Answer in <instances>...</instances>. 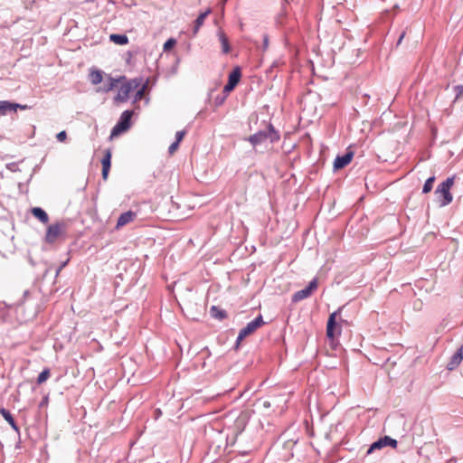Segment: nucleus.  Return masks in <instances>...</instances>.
<instances>
[{
	"label": "nucleus",
	"mask_w": 463,
	"mask_h": 463,
	"mask_svg": "<svg viewBox=\"0 0 463 463\" xmlns=\"http://www.w3.org/2000/svg\"><path fill=\"white\" fill-rule=\"evenodd\" d=\"M269 48V35H263L262 50L266 51Z\"/></svg>",
	"instance_id": "34"
},
{
	"label": "nucleus",
	"mask_w": 463,
	"mask_h": 463,
	"mask_svg": "<svg viewBox=\"0 0 463 463\" xmlns=\"http://www.w3.org/2000/svg\"><path fill=\"white\" fill-rule=\"evenodd\" d=\"M0 413L4 417V419L10 424L12 429L18 434V436H20V429L16 424L11 412L5 408H0Z\"/></svg>",
	"instance_id": "16"
},
{
	"label": "nucleus",
	"mask_w": 463,
	"mask_h": 463,
	"mask_svg": "<svg viewBox=\"0 0 463 463\" xmlns=\"http://www.w3.org/2000/svg\"><path fill=\"white\" fill-rule=\"evenodd\" d=\"M33 217L38 219L42 223H47L49 222V216L47 213L41 207H33L31 210Z\"/></svg>",
	"instance_id": "19"
},
{
	"label": "nucleus",
	"mask_w": 463,
	"mask_h": 463,
	"mask_svg": "<svg viewBox=\"0 0 463 463\" xmlns=\"http://www.w3.org/2000/svg\"><path fill=\"white\" fill-rule=\"evenodd\" d=\"M125 82L127 83V85H129V87H131L130 89L132 90H134L137 89L140 86V84L142 82V79H140V78H134V79H131V80H129L128 81H125Z\"/></svg>",
	"instance_id": "27"
},
{
	"label": "nucleus",
	"mask_w": 463,
	"mask_h": 463,
	"mask_svg": "<svg viewBox=\"0 0 463 463\" xmlns=\"http://www.w3.org/2000/svg\"><path fill=\"white\" fill-rule=\"evenodd\" d=\"M228 95H229V93H226V92H223V91H222V94L217 95L215 97V99H214V106L215 107L222 106L225 102Z\"/></svg>",
	"instance_id": "26"
},
{
	"label": "nucleus",
	"mask_w": 463,
	"mask_h": 463,
	"mask_svg": "<svg viewBox=\"0 0 463 463\" xmlns=\"http://www.w3.org/2000/svg\"><path fill=\"white\" fill-rule=\"evenodd\" d=\"M317 286L318 280L317 278H314L311 281H309L308 285L305 288L296 291L293 294L291 301L293 303H298L303 299L309 298L312 295V293L317 288Z\"/></svg>",
	"instance_id": "6"
},
{
	"label": "nucleus",
	"mask_w": 463,
	"mask_h": 463,
	"mask_svg": "<svg viewBox=\"0 0 463 463\" xmlns=\"http://www.w3.org/2000/svg\"><path fill=\"white\" fill-rule=\"evenodd\" d=\"M137 217V213L131 210L121 213L118 219L116 229H119L126 224L133 222Z\"/></svg>",
	"instance_id": "13"
},
{
	"label": "nucleus",
	"mask_w": 463,
	"mask_h": 463,
	"mask_svg": "<svg viewBox=\"0 0 463 463\" xmlns=\"http://www.w3.org/2000/svg\"><path fill=\"white\" fill-rule=\"evenodd\" d=\"M404 36H405V32H402V33H401V35H400V37H399L398 41H397V43H396V45H397V46L401 44V43H402V39L404 38Z\"/></svg>",
	"instance_id": "37"
},
{
	"label": "nucleus",
	"mask_w": 463,
	"mask_h": 463,
	"mask_svg": "<svg viewBox=\"0 0 463 463\" xmlns=\"http://www.w3.org/2000/svg\"><path fill=\"white\" fill-rule=\"evenodd\" d=\"M264 324L265 322L261 315H259L253 320L249 322L243 328L240 330L234 345V349L238 350L240 348L241 341L248 335H252L257 329L261 327Z\"/></svg>",
	"instance_id": "3"
},
{
	"label": "nucleus",
	"mask_w": 463,
	"mask_h": 463,
	"mask_svg": "<svg viewBox=\"0 0 463 463\" xmlns=\"http://www.w3.org/2000/svg\"><path fill=\"white\" fill-rule=\"evenodd\" d=\"M111 157H112L111 151L109 149H106L104 152V156L101 159V165H102L101 175H102V179L104 181H106L108 179V176L109 174V170L111 167Z\"/></svg>",
	"instance_id": "11"
},
{
	"label": "nucleus",
	"mask_w": 463,
	"mask_h": 463,
	"mask_svg": "<svg viewBox=\"0 0 463 463\" xmlns=\"http://www.w3.org/2000/svg\"><path fill=\"white\" fill-rule=\"evenodd\" d=\"M68 262H69V260H65V261H63V262H61V265H60V266L58 267V269H56V276H58V275H59V273L61 271V269H62L63 268H65V266L68 264Z\"/></svg>",
	"instance_id": "36"
},
{
	"label": "nucleus",
	"mask_w": 463,
	"mask_h": 463,
	"mask_svg": "<svg viewBox=\"0 0 463 463\" xmlns=\"http://www.w3.org/2000/svg\"><path fill=\"white\" fill-rule=\"evenodd\" d=\"M18 438L20 439V436H18ZM20 443H21V440L19 439V441L17 442V444L15 445L16 448H20Z\"/></svg>",
	"instance_id": "39"
},
{
	"label": "nucleus",
	"mask_w": 463,
	"mask_h": 463,
	"mask_svg": "<svg viewBox=\"0 0 463 463\" xmlns=\"http://www.w3.org/2000/svg\"><path fill=\"white\" fill-rule=\"evenodd\" d=\"M343 308L344 306L338 307L335 311L329 315L326 323V336L331 341H334L335 336L341 334V326L338 325L336 317L341 314Z\"/></svg>",
	"instance_id": "4"
},
{
	"label": "nucleus",
	"mask_w": 463,
	"mask_h": 463,
	"mask_svg": "<svg viewBox=\"0 0 463 463\" xmlns=\"http://www.w3.org/2000/svg\"><path fill=\"white\" fill-rule=\"evenodd\" d=\"M279 139L280 135L271 123H269L265 129L259 130L246 138L254 146L266 140H269L270 143H276Z\"/></svg>",
	"instance_id": "2"
},
{
	"label": "nucleus",
	"mask_w": 463,
	"mask_h": 463,
	"mask_svg": "<svg viewBox=\"0 0 463 463\" xmlns=\"http://www.w3.org/2000/svg\"><path fill=\"white\" fill-rule=\"evenodd\" d=\"M455 92V99L453 102H457L463 96V85H456L453 87Z\"/></svg>",
	"instance_id": "28"
},
{
	"label": "nucleus",
	"mask_w": 463,
	"mask_h": 463,
	"mask_svg": "<svg viewBox=\"0 0 463 463\" xmlns=\"http://www.w3.org/2000/svg\"><path fill=\"white\" fill-rule=\"evenodd\" d=\"M65 227L63 222H56L51 224L46 231L45 241L47 243H53L57 238L61 235L62 229Z\"/></svg>",
	"instance_id": "9"
},
{
	"label": "nucleus",
	"mask_w": 463,
	"mask_h": 463,
	"mask_svg": "<svg viewBox=\"0 0 463 463\" xmlns=\"http://www.w3.org/2000/svg\"><path fill=\"white\" fill-rule=\"evenodd\" d=\"M56 138L59 142H64L67 138V133L65 130H62L61 132H59L57 135H56Z\"/></svg>",
	"instance_id": "32"
},
{
	"label": "nucleus",
	"mask_w": 463,
	"mask_h": 463,
	"mask_svg": "<svg viewBox=\"0 0 463 463\" xmlns=\"http://www.w3.org/2000/svg\"><path fill=\"white\" fill-rule=\"evenodd\" d=\"M51 375V371L49 368H44L38 375L37 377V380H36V383L37 384H42L45 381H47V379L50 377Z\"/></svg>",
	"instance_id": "24"
},
{
	"label": "nucleus",
	"mask_w": 463,
	"mask_h": 463,
	"mask_svg": "<svg viewBox=\"0 0 463 463\" xmlns=\"http://www.w3.org/2000/svg\"><path fill=\"white\" fill-rule=\"evenodd\" d=\"M89 78L93 85H98L103 80V71L100 70H90Z\"/></svg>",
	"instance_id": "22"
},
{
	"label": "nucleus",
	"mask_w": 463,
	"mask_h": 463,
	"mask_svg": "<svg viewBox=\"0 0 463 463\" xmlns=\"http://www.w3.org/2000/svg\"><path fill=\"white\" fill-rule=\"evenodd\" d=\"M17 105L8 100H0V115H6L10 111L16 112Z\"/></svg>",
	"instance_id": "20"
},
{
	"label": "nucleus",
	"mask_w": 463,
	"mask_h": 463,
	"mask_svg": "<svg viewBox=\"0 0 463 463\" xmlns=\"http://www.w3.org/2000/svg\"><path fill=\"white\" fill-rule=\"evenodd\" d=\"M398 445L396 439L391 438L390 436H383L373 441L367 449L366 455L372 454L375 450L382 449L387 446H390L395 449Z\"/></svg>",
	"instance_id": "7"
},
{
	"label": "nucleus",
	"mask_w": 463,
	"mask_h": 463,
	"mask_svg": "<svg viewBox=\"0 0 463 463\" xmlns=\"http://www.w3.org/2000/svg\"><path fill=\"white\" fill-rule=\"evenodd\" d=\"M217 36L222 44V51L223 53L227 54L231 52V45L229 43V39L226 36L225 33L222 30H218Z\"/></svg>",
	"instance_id": "17"
},
{
	"label": "nucleus",
	"mask_w": 463,
	"mask_h": 463,
	"mask_svg": "<svg viewBox=\"0 0 463 463\" xmlns=\"http://www.w3.org/2000/svg\"><path fill=\"white\" fill-rule=\"evenodd\" d=\"M134 112L133 110H125L119 117L118 121L113 127L111 130V136H118L125 131H127L131 126V118Z\"/></svg>",
	"instance_id": "5"
},
{
	"label": "nucleus",
	"mask_w": 463,
	"mask_h": 463,
	"mask_svg": "<svg viewBox=\"0 0 463 463\" xmlns=\"http://www.w3.org/2000/svg\"><path fill=\"white\" fill-rule=\"evenodd\" d=\"M109 40L118 45H125L128 43V38L126 34L112 33L109 35Z\"/></svg>",
	"instance_id": "23"
},
{
	"label": "nucleus",
	"mask_w": 463,
	"mask_h": 463,
	"mask_svg": "<svg viewBox=\"0 0 463 463\" xmlns=\"http://www.w3.org/2000/svg\"><path fill=\"white\" fill-rule=\"evenodd\" d=\"M212 13L211 8H208L206 11L201 13L198 17L195 19L193 28L194 34H196L200 29V27L203 24L205 18Z\"/></svg>",
	"instance_id": "18"
},
{
	"label": "nucleus",
	"mask_w": 463,
	"mask_h": 463,
	"mask_svg": "<svg viewBox=\"0 0 463 463\" xmlns=\"http://www.w3.org/2000/svg\"><path fill=\"white\" fill-rule=\"evenodd\" d=\"M435 182V176L429 177L422 187V194H429L433 188V183Z\"/></svg>",
	"instance_id": "25"
},
{
	"label": "nucleus",
	"mask_w": 463,
	"mask_h": 463,
	"mask_svg": "<svg viewBox=\"0 0 463 463\" xmlns=\"http://www.w3.org/2000/svg\"><path fill=\"white\" fill-rule=\"evenodd\" d=\"M144 93H145V85L141 89L137 90L135 97H134V102L140 100L143 98Z\"/></svg>",
	"instance_id": "30"
},
{
	"label": "nucleus",
	"mask_w": 463,
	"mask_h": 463,
	"mask_svg": "<svg viewBox=\"0 0 463 463\" xmlns=\"http://www.w3.org/2000/svg\"><path fill=\"white\" fill-rule=\"evenodd\" d=\"M122 80H126L125 76H120L118 79H114L110 75H108L107 80L103 83V85L100 87V90L103 92H109V91L112 90L117 86V84Z\"/></svg>",
	"instance_id": "14"
},
{
	"label": "nucleus",
	"mask_w": 463,
	"mask_h": 463,
	"mask_svg": "<svg viewBox=\"0 0 463 463\" xmlns=\"http://www.w3.org/2000/svg\"><path fill=\"white\" fill-rule=\"evenodd\" d=\"M184 135H185L184 130L177 131L175 134V142H177L178 144H180V142L183 140Z\"/></svg>",
	"instance_id": "33"
},
{
	"label": "nucleus",
	"mask_w": 463,
	"mask_h": 463,
	"mask_svg": "<svg viewBox=\"0 0 463 463\" xmlns=\"http://www.w3.org/2000/svg\"><path fill=\"white\" fill-rule=\"evenodd\" d=\"M454 176L448 177L445 181L440 183L435 189V201L439 207L442 208L450 204L453 201V194L450 192L454 184Z\"/></svg>",
	"instance_id": "1"
},
{
	"label": "nucleus",
	"mask_w": 463,
	"mask_h": 463,
	"mask_svg": "<svg viewBox=\"0 0 463 463\" xmlns=\"http://www.w3.org/2000/svg\"><path fill=\"white\" fill-rule=\"evenodd\" d=\"M179 146V144L177 142H173L169 147H168V152L170 154H173Z\"/></svg>",
	"instance_id": "35"
},
{
	"label": "nucleus",
	"mask_w": 463,
	"mask_h": 463,
	"mask_svg": "<svg viewBox=\"0 0 463 463\" xmlns=\"http://www.w3.org/2000/svg\"><path fill=\"white\" fill-rule=\"evenodd\" d=\"M130 88L131 87H129V85H127V83L124 82L120 86L117 96L115 97V100L119 102H126L129 98V93L132 91Z\"/></svg>",
	"instance_id": "15"
},
{
	"label": "nucleus",
	"mask_w": 463,
	"mask_h": 463,
	"mask_svg": "<svg viewBox=\"0 0 463 463\" xmlns=\"http://www.w3.org/2000/svg\"><path fill=\"white\" fill-rule=\"evenodd\" d=\"M462 360H463V345L450 357L449 363L447 364L446 368L449 371H453L458 367V365L460 364Z\"/></svg>",
	"instance_id": "12"
},
{
	"label": "nucleus",
	"mask_w": 463,
	"mask_h": 463,
	"mask_svg": "<svg viewBox=\"0 0 463 463\" xmlns=\"http://www.w3.org/2000/svg\"><path fill=\"white\" fill-rule=\"evenodd\" d=\"M175 44H176L175 39L169 38L164 43L163 49H164L165 52L170 51L171 49H173L175 46Z\"/></svg>",
	"instance_id": "29"
},
{
	"label": "nucleus",
	"mask_w": 463,
	"mask_h": 463,
	"mask_svg": "<svg viewBox=\"0 0 463 463\" xmlns=\"http://www.w3.org/2000/svg\"><path fill=\"white\" fill-rule=\"evenodd\" d=\"M47 400H48V398H47V397H45V398H44V400L41 402V406H42L43 403H45V402H46Z\"/></svg>",
	"instance_id": "40"
},
{
	"label": "nucleus",
	"mask_w": 463,
	"mask_h": 463,
	"mask_svg": "<svg viewBox=\"0 0 463 463\" xmlns=\"http://www.w3.org/2000/svg\"><path fill=\"white\" fill-rule=\"evenodd\" d=\"M241 78V71L239 66L235 67L229 74L228 82L223 88V92L230 93L240 82Z\"/></svg>",
	"instance_id": "8"
},
{
	"label": "nucleus",
	"mask_w": 463,
	"mask_h": 463,
	"mask_svg": "<svg viewBox=\"0 0 463 463\" xmlns=\"http://www.w3.org/2000/svg\"><path fill=\"white\" fill-rule=\"evenodd\" d=\"M14 105H17V109H28L27 105H21V104H18V103H14Z\"/></svg>",
	"instance_id": "38"
},
{
	"label": "nucleus",
	"mask_w": 463,
	"mask_h": 463,
	"mask_svg": "<svg viewBox=\"0 0 463 463\" xmlns=\"http://www.w3.org/2000/svg\"><path fill=\"white\" fill-rule=\"evenodd\" d=\"M6 169H8L11 172L20 171V169L18 167V163H16V162H12V163L6 164Z\"/></svg>",
	"instance_id": "31"
},
{
	"label": "nucleus",
	"mask_w": 463,
	"mask_h": 463,
	"mask_svg": "<svg viewBox=\"0 0 463 463\" xmlns=\"http://www.w3.org/2000/svg\"><path fill=\"white\" fill-rule=\"evenodd\" d=\"M210 315L212 317L216 318L218 320H223L228 317L227 312L217 306L211 307Z\"/></svg>",
	"instance_id": "21"
},
{
	"label": "nucleus",
	"mask_w": 463,
	"mask_h": 463,
	"mask_svg": "<svg viewBox=\"0 0 463 463\" xmlns=\"http://www.w3.org/2000/svg\"><path fill=\"white\" fill-rule=\"evenodd\" d=\"M354 157L353 151H347L342 156H337L334 161L335 170H339L349 165Z\"/></svg>",
	"instance_id": "10"
}]
</instances>
